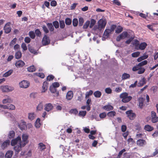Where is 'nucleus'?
<instances>
[{"instance_id":"5701e85b","label":"nucleus","mask_w":158,"mask_h":158,"mask_svg":"<svg viewBox=\"0 0 158 158\" xmlns=\"http://www.w3.org/2000/svg\"><path fill=\"white\" fill-rule=\"evenodd\" d=\"M148 57V55H147L146 53H144L143 56L138 58L137 59V60L138 62H140L142 60L147 59Z\"/></svg>"},{"instance_id":"c756f323","label":"nucleus","mask_w":158,"mask_h":158,"mask_svg":"<svg viewBox=\"0 0 158 158\" xmlns=\"http://www.w3.org/2000/svg\"><path fill=\"white\" fill-rule=\"evenodd\" d=\"M144 99L142 98H139V106L140 108H142L143 106Z\"/></svg>"},{"instance_id":"8fccbe9b","label":"nucleus","mask_w":158,"mask_h":158,"mask_svg":"<svg viewBox=\"0 0 158 158\" xmlns=\"http://www.w3.org/2000/svg\"><path fill=\"white\" fill-rule=\"evenodd\" d=\"M123 30V28L121 27H118L115 30V32L119 33H120Z\"/></svg>"},{"instance_id":"3c124183","label":"nucleus","mask_w":158,"mask_h":158,"mask_svg":"<svg viewBox=\"0 0 158 158\" xmlns=\"http://www.w3.org/2000/svg\"><path fill=\"white\" fill-rule=\"evenodd\" d=\"M79 25L80 26L82 25L84 23V20L81 17L79 19Z\"/></svg>"},{"instance_id":"4468645a","label":"nucleus","mask_w":158,"mask_h":158,"mask_svg":"<svg viewBox=\"0 0 158 158\" xmlns=\"http://www.w3.org/2000/svg\"><path fill=\"white\" fill-rule=\"evenodd\" d=\"M112 31L109 29H106L105 30L103 34L102 40H104V38H106L108 37L110 34H111Z\"/></svg>"},{"instance_id":"4c0bfd02","label":"nucleus","mask_w":158,"mask_h":158,"mask_svg":"<svg viewBox=\"0 0 158 158\" xmlns=\"http://www.w3.org/2000/svg\"><path fill=\"white\" fill-rule=\"evenodd\" d=\"M22 56V54L20 51L17 52L15 54V57L16 58L18 59L20 58Z\"/></svg>"},{"instance_id":"774afa93","label":"nucleus","mask_w":158,"mask_h":158,"mask_svg":"<svg viewBox=\"0 0 158 158\" xmlns=\"http://www.w3.org/2000/svg\"><path fill=\"white\" fill-rule=\"evenodd\" d=\"M21 48L23 50L25 51L27 49V48L26 44L24 43H23L21 45Z\"/></svg>"},{"instance_id":"e433bc0d","label":"nucleus","mask_w":158,"mask_h":158,"mask_svg":"<svg viewBox=\"0 0 158 158\" xmlns=\"http://www.w3.org/2000/svg\"><path fill=\"white\" fill-rule=\"evenodd\" d=\"M15 135V133L13 131H10L8 137L9 138H12L14 137Z\"/></svg>"},{"instance_id":"603ef678","label":"nucleus","mask_w":158,"mask_h":158,"mask_svg":"<svg viewBox=\"0 0 158 158\" xmlns=\"http://www.w3.org/2000/svg\"><path fill=\"white\" fill-rule=\"evenodd\" d=\"M29 35L32 39H34L35 37V34L33 31H30L29 32Z\"/></svg>"},{"instance_id":"13d9d810","label":"nucleus","mask_w":158,"mask_h":158,"mask_svg":"<svg viewBox=\"0 0 158 158\" xmlns=\"http://www.w3.org/2000/svg\"><path fill=\"white\" fill-rule=\"evenodd\" d=\"M60 27L61 28H63L65 27V24L64 21H60Z\"/></svg>"},{"instance_id":"dca6fc26","label":"nucleus","mask_w":158,"mask_h":158,"mask_svg":"<svg viewBox=\"0 0 158 158\" xmlns=\"http://www.w3.org/2000/svg\"><path fill=\"white\" fill-rule=\"evenodd\" d=\"M53 108V106L51 103H47L44 106V110L47 111L48 112L52 110Z\"/></svg>"},{"instance_id":"c03bdc74","label":"nucleus","mask_w":158,"mask_h":158,"mask_svg":"<svg viewBox=\"0 0 158 158\" xmlns=\"http://www.w3.org/2000/svg\"><path fill=\"white\" fill-rule=\"evenodd\" d=\"M147 63H148V61H147V60H143V61L140 62L138 64H139V65H140V66L141 67V66H143L145 65H146V64H147Z\"/></svg>"},{"instance_id":"338daca9","label":"nucleus","mask_w":158,"mask_h":158,"mask_svg":"<svg viewBox=\"0 0 158 158\" xmlns=\"http://www.w3.org/2000/svg\"><path fill=\"white\" fill-rule=\"evenodd\" d=\"M126 151V150L125 149H123L121 151H120V152L119 153V154L117 158H120V156H121L123 153V152H125Z\"/></svg>"},{"instance_id":"4d7b16f0","label":"nucleus","mask_w":158,"mask_h":158,"mask_svg":"<svg viewBox=\"0 0 158 158\" xmlns=\"http://www.w3.org/2000/svg\"><path fill=\"white\" fill-rule=\"evenodd\" d=\"M50 90L52 93H54L56 91V89L52 85L50 87Z\"/></svg>"},{"instance_id":"052dcab7","label":"nucleus","mask_w":158,"mask_h":158,"mask_svg":"<svg viewBox=\"0 0 158 158\" xmlns=\"http://www.w3.org/2000/svg\"><path fill=\"white\" fill-rule=\"evenodd\" d=\"M53 24L55 28H57L59 27V23L58 21H54L53 23Z\"/></svg>"},{"instance_id":"58836bf2","label":"nucleus","mask_w":158,"mask_h":158,"mask_svg":"<svg viewBox=\"0 0 158 158\" xmlns=\"http://www.w3.org/2000/svg\"><path fill=\"white\" fill-rule=\"evenodd\" d=\"M47 25L50 31H52L54 30V27L52 23H48Z\"/></svg>"},{"instance_id":"f3484780","label":"nucleus","mask_w":158,"mask_h":158,"mask_svg":"<svg viewBox=\"0 0 158 158\" xmlns=\"http://www.w3.org/2000/svg\"><path fill=\"white\" fill-rule=\"evenodd\" d=\"M10 141L9 140H6L4 141L2 144L1 147L4 149L10 144Z\"/></svg>"},{"instance_id":"4be33fe9","label":"nucleus","mask_w":158,"mask_h":158,"mask_svg":"<svg viewBox=\"0 0 158 158\" xmlns=\"http://www.w3.org/2000/svg\"><path fill=\"white\" fill-rule=\"evenodd\" d=\"M25 64V63L21 60H19L16 62L15 65L17 67H23Z\"/></svg>"},{"instance_id":"2eb2a0df","label":"nucleus","mask_w":158,"mask_h":158,"mask_svg":"<svg viewBox=\"0 0 158 158\" xmlns=\"http://www.w3.org/2000/svg\"><path fill=\"white\" fill-rule=\"evenodd\" d=\"M19 126L20 129L22 130H25L27 129L26 123L23 121H22L20 123Z\"/></svg>"},{"instance_id":"6e6d98bb","label":"nucleus","mask_w":158,"mask_h":158,"mask_svg":"<svg viewBox=\"0 0 158 158\" xmlns=\"http://www.w3.org/2000/svg\"><path fill=\"white\" fill-rule=\"evenodd\" d=\"M78 20L77 19H74L73 21V23L74 26H76L78 24Z\"/></svg>"},{"instance_id":"0eeeda50","label":"nucleus","mask_w":158,"mask_h":158,"mask_svg":"<svg viewBox=\"0 0 158 158\" xmlns=\"http://www.w3.org/2000/svg\"><path fill=\"white\" fill-rule=\"evenodd\" d=\"M4 99L2 100V102L5 104L7 103H11L13 101V100L9 96L6 95L4 96Z\"/></svg>"},{"instance_id":"864d4df0","label":"nucleus","mask_w":158,"mask_h":158,"mask_svg":"<svg viewBox=\"0 0 158 158\" xmlns=\"http://www.w3.org/2000/svg\"><path fill=\"white\" fill-rule=\"evenodd\" d=\"M90 24V22L89 21H87L84 24L83 27L84 29H86L89 26Z\"/></svg>"},{"instance_id":"f03ea898","label":"nucleus","mask_w":158,"mask_h":158,"mask_svg":"<svg viewBox=\"0 0 158 158\" xmlns=\"http://www.w3.org/2000/svg\"><path fill=\"white\" fill-rule=\"evenodd\" d=\"M120 97L122 98V101L125 103L129 102L132 98L131 96H128V94L126 92L121 94Z\"/></svg>"},{"instance_id":"a19ab883","label":"nucleus","mask_w":158,"mask_h":158,"mask_svg":"<svg viewBox=\"0 0 158 158\" xmlns=\"http://www.w3.org/2000/svg\"><path fill=\"white\" fill-rule=\"evenodd\" d=\"M141 68V67L140 65H139V64L136 65L135 66H134L132 68V70L133 71H135L137 70H138L139 69Z\"/></svg>"},{"instance_id":"9d476101","label":"nucleus","mask_w":158,"mask_h":158,"mask_svg":"<svg viewBox=\"0 0 158 158\" xmlns=\"http://www.w3.org/2000/svg\"><path fill=\"white\" fill-rule=\"evenodd\" d=\"M152 121L153 123H155L158 121V117L156 115V113L154 111L151 112Z\"/></svg>"},{"instance_id":"a878e982","label":"nucleus","mask_w":158,"mask_h":158,"mask_svg":"<svg viewBox=\"0 0 158 158\" xmlns=\"http://www.w3.org/2000/svg\"><path fill=\"white\" fill-rule=\"evenodd\" d=\"M116 115V112L114 111H110L107 114V116L110 118H114Z\"/></svg>"},{"instance_id":"a211bd4d","label":"nucleus","mask_w":158,"mask_h":158,"mask_svg":"<svg viewBox=\"0 0 158 158\" xmlns=\"http://www.w3.org/2000/svg\"><path fill=\"white\" fill-rule=\"evenodd\" d=\"M73 94L72 91H69L67 93L66 97V99L68 100H71L73 98Z\"/></svg>"},{"instance_id":"ea45409f","label":"nucleus","mask_w":158,"mask_h":158,"mask_svg":"<svg viewBox=\"0 0 158 158\" xmlns=\"http://www.w3.org/2000/svg\"><path fill=\"white\" fill-rule=\"evenodd\" d=\"M140 54L139 52H137L132 53L131 54L132 56L134 57H138Z\"/></svg>"},{"instance_id":"c9c22d12","label":"nucleus","mask_w":158,"mask_h":158,"mask_svg":"<svg viewBox=\"0 0 158 158\" xmlns=\"http://www.w3.org/2000/svg\"><path fill=\"white\" fill-rule=\"evenodd\" d=\"M146 83V80L145 78H143L139 81L138 84L139 86H141Z\"/></svg>"},{"instance_id":"cd10ccee","label":"nucleus","mask_w":158,"mask_h":158,"mask_svg":"<svg viewBox=\"0 0 158 158\" xmlns=\"http://www.w3.org/2000/svg\"><path fill=\"white\" fill-rule=\"evenodd\" d=\"M13 72V70H10L4 73L3 76L5 77H7L11 75L12 73Z\"/></svg>"},{"instance_id":"72a5a7b5","label":"nucleus","mask_w":158,"mask_h":158,"mask_svg":"<svg viewBox=\"0 0 158 158\" xmlns=\"http://www.w3.org/2000/svg\"><path fill=\"white\" fill-rule=\"evenodd\" d=\"M40 121V120L39 118H37L36 120L35 123V126L36 128H39L40 127L41 124Z\"/></svg>"},{"instance_id":"680f3d73","label":"nucleus","mask_w":158,"mask_h":158,"mask_svg":"<svg viewBox=\"0 0 158 158\" xmlns=\"http://www.w3.org/2000/svg\"><path fill=\"white\" fill-rule=\"evenodd\" d=\"M99 116L100 118H103L106 116V114L105 112H103L100 114Z\"/></svg>"},{"instance_id":"49530a36","label":"nucleus","mask_w":158,"mask_h":158,"mask_svg":"<svg viewBox=\"0 0 158 158\" xmlns=\"http://www.w3.org/2000/svg\"><path fill=\"white\" fill-rule=\"evenodd\" d=\"M86 114L85 111H80L79 112V115L80 116L84 117Z\"/></svg>"},{"instance_id":"393cba45","label":"nucleus","mask_w":158,"mask_h":158,"mask_svg":"<svg viewBox=\"0 0 158 158\" xmlns=\"http://www.w3.org/2000/svg\"><path fill=\"white\" fill-rule=\"evenodd\" d=\"M147 46V44L145 42H143L139 45V49L143 50L145 49Z\"/></svg>"},{"instance_id":"de8ad7c7","label":"nucleus","mask_w":158,"mask_h":158,"mask_svg":"<svg viewBox=\"0 0 158 158\" xmlns=\"http://www.w3.org/2000/svg\"><path fill=\"white\" fill-rule=\"evenodd\" d=\"M105 92L107 94H111L112 93V89L110 88H106L105 90Z\"/></svg>"},{"instance_id":"a18cd8bd","label":"nucleus","mask_w":158,"mask_h":158,"mask_svg":"<svg viewBox=\"0 0 158 158\" xmlns=\"http://www.w3.org/2000/svg\"><path fill=\"white\" fill-rule=\"evenodd\" d=\"M71 114H77L78 112L77 110L76 109H72L70 110L69 111Z\"/></svg>"},{"instance_id":"c85d7f7f","label":"nucleus","mask_w":158,"mask_h":158,"mask_svg":"<svg viewBox=\"0 0 158 158\" xmlns=\"http://www.w3.org/2000/svg\"><path fill=\"white\" fill-rule=\"evenodd\" d=\"M144 128L145 130L149 131H151L153 130V127L149 125H145Z\"/></svg>"},{"instance_id":"39448f33","label":"nucleus","mask_w":158,"mask_h":158,"mask_svg":"<svg viewBox=\"0 0 158 158\" xmlns=\"http://www.w3.org/2000/svg\"><path fill=\"white\" fill-rule=\"evenodd\" d=\"M19 85L20 88H27L29 86L30 83L28 81L23 80L19 82Z\"/></svg>"},{"instance_id":"0e129e2a","label":"nucleus","mask_w":158,"mask_h":158,"mask_svg":"<svg viewBox=\"0 0 158 158\" xmlns=\"http://www.w3.org/2000/svg\"><path fill=\"white\" fill-rule=\"evenodd\" d=\"M35 75L39 76L41 78H44V75L42 73H36L35 74Z\"/></svg>"},{"instance_id":"09e8293b","label":"nucleus","mask_w":158,"mask_h":158,"mask_svg":"<svg viewBox=\"0 0 158 158\" xmlns=\"http://www.w3.org/2000/svg\"><path fill=\"white\" fill-rule=\"evenodd\" d=\"M8 109L10 110H14L15 108V106L14 105L11 104L8 105Z\"/></svg>"},{"instance_id":"aec40b11","label":"nucleus","mask_w":158,"mask_h":158,"mask_svg":"<svg viewBox=\"0 0 158 158\" xmlns=\"http://www.w3.org/2000/svg\"><path fill=\"white\" fill-rule=\"evenodd\" d=\"M13 154V152L11 150H8L6 153L5 158H11Z\"/></svg>"},{"instance_id":"5fc2aeb1","label":"nucleus","mask_w":158,"mask_h":158,"mask_svg":"<svg viewBox=\"0 0 158 158\" xmlns=\"http://www.w3.org/2000/svg\"><path fill=\"white\" fill-rule=\"evenodd\" d=\"M71 20L69 18H67L65 20V23L66 25H69L71 23Z\"/></svg>"},{"instance_id":"bf43d9fd","label":"nucleus","mask_w":158,"mask_h":158,"mask_svg":"<svg viewBox=\"0 0 158 158\" xmlns=\"http://www.w3.org/2000/svg\"><path fill=\"white\" fill-rule=\"evenodd\" d=\"M122 91V88L121 87H116L114 89V91L116 93H119Z\"/></svg>"},{"instance_id":"f257e3e1","label":"nucleus","mask_w":158,"mask_h":158,"mask_svg":"<svg viewBox=\"0 0 158 158\" xmlns=\"http://www.w3.org/2000/svg\"><path fill=\"white\" fill-rule=\"evenodd\" d=\"M22 140L21 137L19 136L16 138L12 139L11 141V144L14 146L16 143H21L22 146H25L29 142V135L27 133L23 134L22 135Z\"/></svg>"},{"instance_id":"6ab92c4d","label":"nucleus","mask_w":158,"mask_h":158,"mask_svg":"<svg viewBox=\"0 0 158 158\" xmlns=\"http://www.w3.org/2000/svg\"><path fill=\"white\" fill-rule=\"evenodd\" d=\"M48 84L46 81H44L43 83L41 89L42 93L45 92L48 89Z\"/></svg>"},{"instance_id":"f8f14e48","label":"nucleus","mask_w":158,"mask_h":158,"mask_svg":"<svg viewBox=\"0 0 158 158\" xmlns=\"http://www.w3.org/2000/svg\"><path fill=\"white\" fill-rule=\"evenodd\" d=\"M50 43V40L48 37L46 35H45L43 37L42 43L43 45H46Z\"/></svg>"},{"instance_id":"1a4fd4ad","label":"nucleus","mask_w":158,"mask_h":158,"mask_svg":"<svg viewBox=\"0 0 158 158\" xmlns=\"http://www.w3.org/2000/svg\"><path fill=\"white\" fill-rule=\"evenodd\" d=\"M136 143L137 145L139 147H143L146 144L147 142L144 139H139L137 140Z\"/></svg>"},{"instance_id":"7ed1b4c3","label":"nucleus","mask_w":158,"mask_h":158,"mask_svg":"<svg viewBox=\"0 0 158 158\" xmlns=\"http://www.w3.org/2000/svg\"><path fill=\"white\" fill-rule=\"evenodd\" d=\"M106 21L105 19H101L98 21V28L100 30L104 29L106 24Z\"/></svg>"},{"instance_id":"e2e57ef3","label":"nucleus","mask_w":158,"mask_h":158,"mask_svg":"<svg viewBox=\"0 0 158 158\" xmlns=\"http://www.w3.org/2000/svg\"><path fill=\"white\" fill-rule=\"evenodd\" d=\"M145 70V69L141 67L140 69H139L138 72V73L139 74H141L143 73Z\"/></svg>"},{"instance_id":"bb28decb","label":"nucleus","mask_w":158,"mask_h":158,"mask_svg":"<svg viewBox=\"0 0 158 158\" xmlns=\"http://www.w3.org/2000/svg\"><path fill=\"white\" fill-rule=\"evenodd\" d=\"M38 145V149L40 151L44 150L46 148L45 145L43 143H40Z\"/></svg>"},{"instance_id":"69168bd1","label":"nucleus","mask_w":158,"mask_h":158,"mask_svg":"<svg viewBox=\"0 0 158 158\" xmlns=\"http://www.w3.org/2000/svg\"><path fill=\"white\" fill-rule=\"evenodd\" d=\"M52 86L56 88L60 86V84L58 82H55L52 83Z\"/></svg>"},{"instance_id":"473e14b6","label":"nucleus","mask_w":158,"mask_h":158,"mask_svg":"<svg viewBox=\"0 0 158 158\" xmlns=\"http://www.w3.org/2000/svg\"><path fill=\"white\" fill-rule=\"evenodd\" d=\"M130 77V75L128 74L124 73L122 75V80H126L129 78Z\"/></svg>"},{"instance_id":"9b49d317","label":"nucleus","mask_w":158,"mask_h":158,"mask_svg":"<svg viewBox=\"0 0 158 158\" xmlns=\"http://www.w3.org/2000/svg\"><path fill=\"white\" fill-rule=\"evenodd\" d=\"M14 149L17 153H19L21 150V148L24 146H22L21 143H17L14 145Z\"/></svg>"},{"instance_id":"20e7f679","label":"nucleus","mask_w":158,"mask_h":158,"mask_svg":"<svg viewBox=\"0 0 158 158\" xmlns=\"http://www.w3.org/2000/svg\"><path fill=\"white\" fill-rule=\"evenodd\" d=\"M0 89L3 92H8L12 91L14 89L13 87L8 85L2 86L0 87Z\"/></svg>"},{"instance_id":"79ce46f5","label":"nucleus","mask_w":158,"mask_h":158,"mask_svg":"<svg viewBox=\"0 0 158 158\" xmlns=\"http://www.w3.org/2000/svg\"><path fill=\"white\" fill-rule=\"evenodd\" d=\"M96 22L94 19H91L90 23V24H89V27L90 28H92L96 23Z\"/></svg>"},{"instance_id":"f704fd0d","label":"nucleus","mask_w":158,"mask_h":158,"mask_svg":"<svg viewBox=\"0 0 158 158\" xmlns=\"http://www.w3.org/2000/svg\"><path fill=\"white\" fill-rule=\"evenodd\" d=\"M27 70L30 72H33L35 71V68L34 65H32L28 67Z\"/></svg>"},{"instance_id":"ddd939ff","label":"nucleus","mask_w":158,"mask_h":158,"mask_svg":"<svg viewBox=\"0 0 158 158\" xmlns=\"http://www.w3.org/2000/svg\"><path fill=\"white\" fill-rule=\"evenodd\" d=\"M128 117L131 120H133L135 117V114L133 113L132 110L127 111L126 112Z\"/></svg>"},{"instance_id":"b1692460","label":"nucleus","mask_w":158,"mask_h":158,"mask_svg":"<svg viewBox=\"0 0 158 158\" xmlns=\"http://www.w3.org/2000/svg\"><path fill=\"white\" fill-rule=\"evenodd\" d=\"M36 117V114L34 113H29L28 114V118L30 120H32Z\"/></svg>"},{"instance_id":"7c9ffc66","label":"nucleus","mask_w":158,"mask_h":158,"mask_svg":"<svg viewBox=\"0 0 158 158\" xmlns=\"http://www.w3.org/2000/svg\"><path fill=\"white\" fill-rule=\"evenodd\" d=\"M43 109V104L42 102H40L36 107V110L37 111H41Z\"/></svg>"},{"instance_id":"423d86ee","label":"nucleus","mask_w":158,"mask_h":158,"mask_svg":"<svg viewBox=\"0 0 158 158\" xmlns=\"http://www.w3.org/2000/svg\"><path fill=\"white\" fill-rule=\"evenodd\" d=\"M128 35L129 34L127 32L124 31L117 37L116 40L118 41H119L122 39H123L126 37H128Z\"/></svg>"},{"instance_id":"6e6552de","label":"nucleus","mask_w":158,"mask_h":158,"mask_svg":"<svg viewBox=\"0 0 158 158\" xmlns=\"http://www.w3.org/2000/svg\"><path fill=\"white\" fill-rule=\"evenodd\" d=\"M10 24L11 23L10 22H8L4 26V29L5 33L7 34L10 32L11 30Z\"/></svg>"},{"instance_id":"2f4dec72","label":"nucleus","mask_w":158,"mask_h":158,"mask_svg":"<svg viewBox=\"0 0 158 158\" xmlns=\"http://www.w3.org/2000/svg\"><path fill=\"white\" fill-rule=\"evenodd\" d=\"M94 95L95 97L99 98L101 97L102 93L100 91H97L94 93Z\"/></svg>"},{"instance_id":"37998d69","label":"nucleus","mask_w":158,"mask_h":158,"mask_svg":"<svg viewBox=\"0 0 158 158\" xmlns=\"http://www.w3.org/2000/svg\"><path fill=\"white\" fill-rule=\"evenodd\" d=\"M93 93V91L91 90H89V92H87L85 93V98H88L89 96L91 95Z\"/></svg>"},{"instance_id":"412c9836","label":"nucleus","mask_w":158,"mask_h":158,"mask_svg":"<svg viewBox=\"0 0 158 158\" xmlns=\"http://www.w3.org/2000/svg\"><path fill=\"white\" fill-rule=\"evenodd\" d=\"M102 108L106 111H110L113 110L114 109V107L110 104H108L103 107Z\"/></svg>"}]
</instances>
